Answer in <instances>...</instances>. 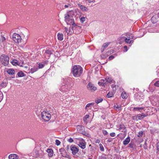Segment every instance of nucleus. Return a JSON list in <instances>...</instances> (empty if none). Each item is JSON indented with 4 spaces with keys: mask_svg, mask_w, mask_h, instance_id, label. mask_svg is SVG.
<instances>
[{
    "mask_svg": "<svg viewBox=\"0 0 159 159\" xmlns=\"http://www.w3.org/2000/svg\"><path fill=\"white\" fill-rule=\"evenodd\" d=\"M71 72L75 77H79L83 73V68L80 66L75 65L72 67Z\"/></svg>",
    "mask_w": 159,
    "mask_h": 159,
    "instance_id": "f257e3e1",
    "label": "nucleus"
},
{
    "mask_svg": "<svg viewBox=\"0 0 159 159\" xmlns=\"http://www.w3.org/2000/svg\"><path fill=\"white\" fill-rule=\"evenodd\" d=\"M74 142L82 149H84L86 147V143L85 140L82 138H74Z\"/></svg>",
    "mask_w": 159,
    "mask_h": 159,
    "instance_id": "f03ea898",
    "label": "nucleus"
},
{
    "mask_svg": "<svg viewBox=\"0 0 159 159\" xmlns=\"http://www.w3.org/2000/svg\"><path fill=\"white\" fill-rule=\"evenodd\" d=\"M9 58L7 55L2 54L0 56V61L4 66H7L9 62Z\"/></svg>",
    "mask_w": 159,
    "mask_h": 159,
    "instance_id": "7ed1b4c3",
    "label": "nucleus"
},
{
    "mask_svg": "<svg viewBox=\"0 0 159 159\" xmlns=\"http://www.w3.org/2000/svg\"><path fill=\"white\" fill-rule=\"evenodd\" d=\"M41 116L42 119L45 121H48L51 118V115L49 112L43 111L41 113Z\"/></svg>",
    "mask_w": 159,
    "mask_h": 159,
    "instance_id": "20e7f679",
    "label": "nucleus"
},
{
    "mask_svg": "<svg viewBox=\"0 0 159 159\" xmlns=\"http://www.w3.org/2000/svg\"><path fill=\"white\" fill-rule=\"evenodd\" d=\"M12 39L16 43H19L21 42V38L20 35L16 33H14L12 36Z\"/></svg>",
    "mask_w": 159,
    "mask_h": 159,
    "instance_id": "39448f33",
    "label": "nucleus"
},
{
    "mask_svg": "<svg viewBox=\"0 0 159 159\" xmlns=\"http://www.w3.org/2000/svg\"><path fill=\"white\" fill-rule=\"evenodd\" d=\"M72 86L71 85H66L64 84L61 87L60 90L62 92H66L70 90Z\"/></svg>",
    "mask_w": 159,
    "mask_h": 159,
    "instance_id": "423d86ee",
    "label": "nucleus"
},
{
    "mask_svg": "<svg viewBox=\"0 0 159 159\" xmlns=\"http://www.w3.org/2000/svg\"><path fill=\"white\" fill-rule=\"evenodd\" d=\"M74 79L69 77H67L65 79H62V82L63 84H65L67 85H71V82Z\"/></svg>",
    "mask_w": 159,
    "mask_h": 159,
    "instance_id": "0eeeda50",
    "label": "nucleus"
},
{
    "mask_svg": "<svg viewBox=\"0 0 159 159\" xmlns=\"http://www.w3.org/2000/svg\"><path fill=\"white\" fill-rule=\"evenodd\" d=\"M70 148L71 150L72 151V153L74 155H75L79 151V149L78 148L76 147L75 145H71Z\"/></svg>",
    "mask_w": 159,
    "mask_h": 159,
    "instance_id": "6e6552de",
    "label": "nucleus"
},
{
    "mask_svg": "<svg viewBox=\"0 0 159 159\" xmlns=\"http://www.w3.org/2000/svg\"><path fill=\"white\" fill-rule=\"evenodd\" d=\"M88 89L91 91H94L97 89V88L93 84L90 83H89L87 85Z\"/></svg>",
    "mask_w": 159,
    "mask_h": 159,
    "instance_id": "1a4fd4ad",
    "label": "nucleus"
},
{
    "mask_svg": "<svg viewBox=\"0 0 159 159\" xmlns=\"http://www.w3.org/2000/svg\"><path fill=\"white\" fill-rule=\"evenodd\" d=\"M77 5L81 10L83 11H88L89 10L88 8L78 3Z\"/></svg>",
    "mask_w": 159,
    "mask_h": 159,
    "instance_id": "9d476101",
    "label": "nucleus"
},
{
    "mask_svg": "<svg viewBox=\"0 0 159 159\" xmlns=\"http://www.w3.org/2000/svg\"><path fill=\"white\" fill-rule=\"evenodd\" d=\"M8 158L9 159H18V157L16 154H13L9 155Z\"/></svg>",
    "mask_w": 159,
    "mask_h": 159,
    "instance_id": "9b49d317",
    "label": "nucleus"
},
{
    "mask_svg": "<svg viewBox=\"0 0 159 159\" xmlns=\"http://www.w3.org/2000/svg\"><path fill=\"white\" fill-rule=\"evenodd\" d=\"M138 120H141L143 119L147 116L145 115L144 113H142L141 114H139L137 115Z\"/></svg>",
    "mask_w": 159,
    "mask_h": 159,
    "instance_id": "f8f14e48",
    "label": "nucleus"
},
{
    "mask_svg": "<svg viewBox=\"0 0 159 159\" xmlns=\"http://www.w3.org/2000/svg\"><path fill=\"white\" fill-rule=\"evenodd\" d=\"M130 141V137H128L126 138L123 142V144L124 145H125L128 144Z\"/></svg>",
    "mask_w": 159,
    "mask_h": 159,
    "instance_id": "ddd939ff",
    "label": "nucleus"
},
{
    "mask_svg": "<svg viewBox=\"0 0 159 159\" xmlns=\"http://www.w3.org/2000/svg\"><path fill=\"white\" fill-rule=\"evenodd\" d=\"M144 108L142 107H134L133 108V111H139L140 112H142V111L143 110Z\"/></svg>",
    "mask_w": 159,
    "mask_h": 159,
    "instance_id": "4468645a",
    "label": "nucleus"
},
{
    "mask_svg": "<svg viewBox=\"0 0 159 159\" xmlns=\"http://www.w3.org/2000/svg\"><path fill=\"white\" fill-rule=\"evenodd\" d=\"M49 156L51 157L53 156V151L51 149L48 148L47 150Z\"/></svg>",
    "mask_w": 159,
    "mask_h": 159,
    "instance_id": "2eb2a0df",
    "label": "nucleus"
},
{
    "mask_svg": "<svg viewBox=\"0 0 159 159\" xmlns=\"http://www.w3.org/2000/svg\"><path fill=\"white\" fill-rule=\"evenodd\" d=\"M76 128L79 132L81 133L82 130L84 129V127L81 125H78L76 126Z\"/></svg>",
    "mask_w": 159,
    "mask_h": 159,
    "instance_id": "dca6fc26",
    "label": "nucleus"
},
{
    "mask_svg": "<svg viewBox=\"0 0 159 159\" xmlns=\"http://www.w3.org/2000/svg\"><path fill=\"white\" fill-rule=\"evenodd\" d=\"M70 16L69 15V14H67L66 15H65V21L67 23H68L69 22V21L70 19Z\"/></svg>",
    "mask_w": 159,
    "mask_h": 159,
    "instance_id": "f3484780",
    "label": "nucleus"
},
{
    "mask_svg": "<svg viewBox=\"0 0 159 159\" xmlns=\"http://www.w3.org/2000/svg\"><path fill=\"white\" fill-rule=\"evenodd\" d=\"M57 36L58 39L59 40L62 41L63 40V35L62 34H61L59 33H58L57 34Z\"/></svg>",
    "mask_w": 159,
    "mask_h": 159,
    "instance_id": "a211bd4d",
    "label": "nucleus"
},
{
    "mask_svg": "<svg viewBox=\"0 0 159 159\" xmlns=\"http://www.w3.org/2000/svg\"><path fill=\"white\" fill-rule=\"evenodd\" d=\"M68 24H71L73 26L76 25L75 23L74 19L73 18H70Z\"/></svg>",
    "mask_w": 159,
    "mask_h": 159,
    "instance_id": "6ab92c4d",
    "label": "nucleus"
},
{
    "mask_svg": "<svg viewBox=\"0 0 159 159\" xmlns=\"http://www.w3.org/2000/svg\"><path fill=\"white\" fill-rule=\"evenodd\" d=\"M7 72L9 74L12 75L14 74L15 70L13 69H11L8 70Z\"/></svg>",
    "mask_w": 159,
    "mask_h": 159,
    "instance_id": "aec40b11",
    "label": "nucleus"
},
{
    "mask_svg": "<svg viewBox=\"0 0 159 159\" xmlns=\"http://www.w3.org/2000/svg\"><path fill=\"white\" fill-rule=\"evenodd\" d=\"M115 93L114 92H109L108 93L107 95V97L108 98H110L112 97L114 94Z\"/></svg>",
    "mask_w": 159,
    "mask_h": 159,
    "instance_id": "412c9836",
    "label": "nucleus"
},
{
    "mask_svg": "<svg viewBox=\"0 0 159 159\" xmlns=\"http://www.w3.org/2000/svg\"><path fill=\"white\" fill-rule=\"evenodd\" d=\"M154 101L156 102V105L157 107H159V97H157L156 98H154Z\"/></svg>",
    "mask_w": 159,
    "mask_h": 159,
    "instance_id": "4be33fe9",
    "label": "nucleus"
},
{
    "mask_svg": "<svg viewBox=\"0 0 159 159\" xmlns=\"http://www.w3.org/2000/svg\"><path fill=\"white\" fill-rule=\"evenodd\" d=\"M125 41L126 43L129 44H131L133 41V40H130L129 39L127 38H125Z\"/></svg>",
    "mask_w": 159,
    "mask_h": 159,
    "instance_id": "5701e85b",
    "label": "nucleus"
},
{
    "mask_svg": "<svg viewBox=\"0 0 159 159\" xmlns=\"http://www.w3.org/2000/svg\"><path fill=\"white\" fill-rule=\"evenodd\" d=\"M12 64L14 66L19 65L18 61L16 59L13 60L11 62Z\"/></svg>",
    "mask_w": 159,
    "mask_h": 159,
    "instance_id": "b1692460",
    "label": "nucleus"
},
{
    "mask_svg": "<svg viewBox=\"0 0 159 159\" xmlns=\"http://www.w3.org/2000/svg\"><path fill=\"white\" fill-rule=\"evenodd\" d=\"M38 70V68L37 67H33L32 68H31L30 69V72L32 73L33 74L35 72H36Z\"/></svg>",
    "mask_w": 159,
    "mask_h": 159,
    "instance_id": "393cba45",
    "label": "nucleus"
},
{
    "mask_svg": "<svg viewBox=\"0 0 159 159\" xmlns=\"http://www.w3.org/2000/svg\"><path fill=\"white\" fill-rule=\"evenodd\" d=\"M121 97L123 99H126L127 98V95L125 92H123L121 94Z\"/></svg>",
    "mask_w": 159,
    "mask_h": 159,
    "instance_id": "a878e982",
    "label": "nucleus"
},
{
    "mask_svg": "<svg viewBox=\"0 0 159 159\" xmlns=\"http://www.w3.org/2000/svg\"><path fill=\"white\" fill-rule=\"evenodd\" d=\"M17 75L19 77H22L25 76V74L21 71L18 72Z\"/></svg>",
    "mask_w": 159,
    "mask_h": 159,
    "instance_id": "bb28decb",
    "label": "nucleus"
},
{
    "mask_svg": "<svg viewBox=\"0 0 159 159\" xmlns=\"http://www.w3.org/2000/svg\"><path fill=\"white\" fill-rule=\"evenodd\" d=\"M111 87L112 88L113 92H114L115 93L117 89V86L115 85L112 84L111 85Z\"/></svg>",
    "mask_w": 159,
    "mask_h": 159,
    "instance_id": "cd10ccee",
    "label": "nucleus"
},
{
    "mask_svg": "<svg viewBox=\"0 0 159 159\" xmlns=\"http://www.w3.org/2000/svg\"><path fill=\"white\" fill-rule=\"evenodd\" d=\"M59 151L61 155L64 157V156L62 155V154L65 152V149L63 148H61L59 149Z\"/></svg>",
    "mask_w": 159,
    "mask_h": 159,
    "instance_id": "c85d7f7f",
    "label": "nucleus"
},
{
    "mask_svg": "<svg viewBox=\"0 0 159 159\" xmlns=\"http://www.w3.org/2000/svg\"><path fill=\"white\" fill-rule=\"evenodd\" d=\"M102 98H98L97 99H96L95 102L97 103L98 104L100 102H102Z\"/></svg>",
    "mask_w": 159,
    "mask_h": 159,
    "instance_id": "c756f323",
    "label": "nucleus"
},
{
    "mask_svg": "<svg viewBox=\"0 0 159 159\" xmlns=\"http://www.w3.org/2000/svg\"><path fill=\"white\" fill-rule=\"evenodd\" d=\"M99 146L100 150L102 152H104V148L102 145V144L100 143L99 144Z\"/></svg>",
    "mask_w": 159,
    "mask_h": 159,
    "instance_id": "7c9ffc66",
    "label": "nucleus"
},
{
    "mask_svg": "<svg viewBox=\"0 0 159 159\" xmlns=\"http://www.w3.org/2000/svg\"><path fill=\"white\" fill-rule=\"evenodd\" d=\"M89 117V115H86L84 116L83 118V120L85 122H86L87 119Z\"/></svg>",
    "mask_w": 159,
    "mask_h": 159,
    "instance_id": "2f4dec72",
    "label": "nucleus"
},
{
    "mask_svg": "<svg viewBox=\"0 0 159 159\" xmlns=\"http://www.w3.org/2000/svg\"><path fill=\"white\" fill-rule=\"evenodd\" d=\"M45 53H46L47 54L50 55L52 53V52L51 50L49 49H47L45 51Z\"/></svg>",
    "mask_w": 159,
    "mask_h": 159,
    "instance_id": "473e14b6",
    "label": "nucleus"
},
{
    "mask_svg": "<svg viewBox=\"0 0 159 159\" xmlns=\"http://www.w3.org/2000/svg\"><path fill=\"white\" fill-rule=\"evenodd\" d=\"M91 106L90 105V104L88 103L85 107V109H87V110L89 109H91Z\"/></svg>",
    "mask_w": 159,
    "mask_h": 159,
    "instance_id": "72a5a7b5",
    "label": "nucleus"
},
{
    "mask_svg": "<svg viewBox=\"0 0 159 159\" xmlns=\"http://www.w3.org/2000/svg\"><path fill=\"white\" fill-rule=\"evenodd\" d=\"M126 36L127 37V38L130 39H133L134 37V36L131 34H126Z\"/></svg>",
    "mask_w": 159,
    "mask_h": 159,
    "instance_id": "f704fd0d",
    "label": "nucleus"
},
{
    "mask_svg": "<svg viewBox=\"0 0 159 159\" xmlns=\"http://www.w3.org/2000/svg\"><path fill=\"white\" fill-rule=\"evenodd\" d=\"M71 29H72V28L70 27L69 30L67 27H66L65 28V31L67 33V34H69Z\"/></svg>",
    "mask_w": 159,
    "mask_h": 159,
    "instance_id": "c9c22d12",
    "label": "nucleus"
},
{
    "mask_svg": "<svg viewBox=\"0 0 159 159\" xmlns=\"http://www.w3.org/2000/svg\"><path fill=\"white\" fill-rule=\"evenodd\" d=\"M117 55L116 54H114L112 55H111L109 57V59L110 60H111L113 58H114Z\"/></svg>",
    "mask_w": 159,
    "mask_h": 159,
    "instance_id": "e433bc0d",
    "label": "nucleus"
},
{
    "mask_svg": "<svg viewBox=\"0 0 159 159\" xmlns=\"http://www.w3.org/2000/svg\"><path fill=\"white\" fill-rule=\"evenodd\" d=\"M107 80V83H110L112 81V80L111 78L108 77L106 78Z\"/></svg>",
    "mask_w": 159,
    "mask_h": 159,
    "instance_id": "4c0bfd02",
    "label": "nucleus"
},
{
    "mask_svg": "<svg viewBox=\"0 0 159 159\" xmlns=\"http://www.w3.org/2000/svg\"><path fill=\"white\" fill-rule=\"evenodd\" d=\"M110 43H104L102 46V48H107L108 45L110 44Z\"/></svg>",
    "mask_w": 159,
    "mask_h": 159,
    "instance_id": "58836bf2",
    "label": "nucleus"
},
{
    "mask_svg": "<svg viewBox=\"0 0 159 159\" xmlns=\"http://www.w3.org/2000/svg\"><path fill=\"white\" fill-rule=\"evenodd\" d=\"M64 7L65 8H68L69 7H71V3L70 2H69V3H68L67 4L65 5Z\"/></svg>",
    "mask_w": 159,
    "mask_h": 159,
    "instance_id": "ea45409f",
    "label": "nucleus"
},
{
    "mask_svg": "<svg viewBox=\"0 0 159 159\" xmlns=\"http://www.w3.org/2000/svg\"><path fill=\"white\" fill-rule=\"evenodd\" d=\"M7 84L6 82H3L0 85L2 87H5L7 85Z\"/></svg>",
    "mask_w": 159,
    "mask_h": 159,
    "instance_id": "a19ab883",
    "label": "nucleus"
},
{
    "mask_svg": "<svg viewBox=\"0 0 159 159\" xmlns=\"http://www.w3.org/2000/svg\"><path fill=\"white\" fill-rule=\"evenodd\" d=\"M98 159H107V157L105 155L100 156Z\"/></svg>",
    "mask_w": 159,
    "mask_h": 159,
    "instance_id": "79ce46f5",
    "label": "nucleus"
},
{
    "mask_svg": "<svg viewBox=\"0 0 159 159\" xmlns=\"http://www.w3.org/2000/svg\"><path fill=\"white\" fill-rule=\"evenodd\" d=\"M55 144L57 146H59L60 145L61 142L58 140L56 139L55 141Z\"/></svg>",
    "mask_w": 159,
    "mask_h": 159,
    "instance_id": "37998d69",
    "label": "nucleus"
},
{
    "mask_svg": "<svg viewBox=\"0 0 159 159\" xmlns=\"http://www.w3.org/2000/svg\"><path fill=\"white\" fill-rule=\"evenodd\" d=\"M147 141H145L144 144L143 145V148L145 149H147L148 148L147 143Z\"/></svg>",
    "mask_w": 159,
    "mask_h": 159,
    "instance_id": "c03bdc74",
    "label": "nucleus"
},
{
    "mask_svg": "<svg viewBox=\"0 0 159 159\" xmlns=\"http://www.w3.org/2000/svg\"><path fill=\"white\" fill-rule=\"evenodd\" d=\"M85 20V18L84 17H82L80 19V21L81 23H83Z\"/></svg>",
    "mask_w": 159,
    "mask_h": 159,
    "instance_id": "a18cd8bd",
    "label": "nucleus"
},
{
    "mask_svg": "<svg viewBox=\"0 0 159 159\" xmlns=\"http://www.w3.org/2000/svg\"><path fill=\"white\" fill-rule=\"evenodd\" d=\"M44 65L41 63H39L38 64V67L39 69H41L43 67Z\"/></svg>",
    "mask_w": 159,
    "mask_h": 159,
    "instance_id": "49530a36",
    "label": "nucleus"
},
{
    "mask_svg": "<svg viewBox=\"0 0 159 159\" xmlns=\"http://www.w3.org/2000/svg\"><path fill=\"white\" fill-rule=\"evenodd\" d=\"M135 98L137 100H138V99L140 100V99L139 98L140 96L139 94H138V93H136L135 94Z\"/></svg>",
    "mask_w": 159,
    "mask_h": 159,
    "instance_id": "de8ad7c7",
    "label": "nucleus"
},
{
    "mask_svg": "<svg viewBox=\"0 0 159 159\" xmlns=\"http://www.w3.org/2000/svg\"><path fill=\"white\" fill-rule=\"evenodd\" d=\"M3 98V94L1 92H0V102Z\"/></svg>",
    "mask_w": 159,
    "mask_h": 159,
    "instance_id": "09e8293b",
    "label": "nucleus"
},
{
    "mask_svg": "<svg viewBox=\"0 0 159 159\" xmlns=\"http://www.w3.org/2000/svg\"><path fill=\"white\" fill-rule=\"evenodd\" d=\"M143 134V132L142 131H141L139 132L138 136L139 137H141L142 136Z\"/></svg>",
    "mask_w": 159,
    "mask_h": 159,
    "instance_id": "8fccbe9b",
    "label": "nucleus"
},
{
    "mask_svg": "<svg viewBox=\"0 0 159 159\" xmlns=\"http://www.w3.org/2000/svg\"><path fill=\"white\" fill-rule=\"evenodd\" d=\"M125 128V126L124 125H120L119 126V130H121V129H124Z\"/></svg>",
    "mask_w": 159,
    "mask_h": 159,
    "instance_id": "3c124183",
    "label": "nucleus"
},
{
    "mask_svg": "<svg viewBox=\"0 0 159 159\" xmlns=\"http://www.w3.org/2000/svg\"><path fill=\"white\" fill-rule=\"evenodd\" d=\"M154 85L157 87H159V81H157L154 84Z\"/></svg>",
    "mask_w": 159,
    "mask_h": 159,
    "instance_id": "603ef678",
    "label": "nucleus"
},
{
    "mask_svg": "<svg viewBox=\"0 0 159 159\" xmlns=\"http://www.w3.org/2000/svg\"><path fill=\"white\" fill-rule=\"evenodd\" d=\"M102 132L103 134L104 135H107L108 134V132L107 131L104 129H103L102 130Z\"/></svg>",
    "mask_w": 159,
    "mask_h": 159,
    "instance_id": "864d4df0",
    "label": "nucleus"
},
{
    "mask_svg": "<svg viewBox=\"0 0 159 159\" xmlns=\"http://www.w3.org/2000/svg\"><path fill=\"white\" fill-rule=\"evenodd\" d=\"M100 81L102 82L104 84L107 83V80H106V78L105 79H102L100 80Z\"/></svg>",
    "mask_w": 159,
    "mask_h": 159,
    "instance_id": "5fc2aeb1",
    "label": "nucleus"
},
{
    "mask_svg": "<svg viewBox=\"0 0 159 159\" xmlns=\"http://www.w3.org/2000/svg\"><path fill=\"white\" fill-rule=\"evenodd\" d=\"M67 141L70 143H72L74 141V140L73 139L71 138H70L68 139Z\"/></svg>",
    "mask_w": 159,
    "mask_h": 159,
    "instance_id": "6e6d98bb",
    "label": "nucleus"
},
{
    "mask_svg": "<svg viewBox=\"0 0 159 159\" xmlns=\"http://www.w3.org/2000/svg\"><path fill=\"white\" fill-rule=\"evenodd\" d=\"M107 57V56L106 55H105L104 54L102 55L101 56V57L103 59H105Z\"/></svg>",
    "mask_w": 159,
    "mask_h": 159,
    "instance_id": "4d7b16f0",
    "label": "nucleus"
},
{
    "mask_svg": "<svg viewBox=\"0 0 159 159\" xmlns=\"http://www.w3.org/2000/svg\"><path fill=\"white\" fill-rule=\"evenodd\" d=\"M132 119L133 120H138V117H137V115L136 116H133L132 117Z\"/></svg>",
    "mask_w": 159,
    "mask_h": 159,
    "instance_id": "13d9d810",
    "label": "nucleus"
},
{
    "mask_svg": "<svg viewBox=\"0 0 159 159\" xmlns=\"http://www.w3.org/2000/svg\"><path fill=\"white\" fill-rule=\"evenodd\" d=\"M110 135L112 137H114L115 136V133L114 132H112L110 134Z\"/></svg>",
    "mask_w": 159,
    "mask_h": 159,
    "instance_id": "bf43d9fd",
    "label": "nucleus"
},
{
    "mask_svg": "<svg viewBox=\"0 0 159 159\" xmlns=\"http://www.w3.org/2000/svg\"><path fill=\"white\" fill-rule=\"evenodd\" d=\"M98 84L99 85H101L102 86H104V84L102 83L101 81L98 83Z\"/></svg>",
    "mask_w": 159,
    "mask_h": 159,
    "instance_id": "052dcab7",
    "label": "nucleus"
},
{
    "mask_svg": "<svg viewBox=\"0 0 159 159\" xmlns=\"http://www.w3.org/2000/svg\"><path fill=\"white\" fill-rule=\"evenodd\" d=\"M157 150L159 151V141L157 144Z\"/></svg>",
    "mask_w": 159,
    "mask_h": 159,
    "instance_id": "680f3d73",
    "label": "nucleus"
},
{
    "mask_svg": "<svg viewBox=\"0 0 159 159\" xmlns=\"http://www.w3.org/2000/svg\"><path fill=\"white\" fill-rule=\"evenodd\" d=\"M2 42L6 40V38L5 37L2 36L1 40Z\"/></svg>",
    "mask_w": 159,
    "mask_h": 159,
    "instance_id": "e2e57ef3",
    "label": "nucleus"
},
{
    "mask_svg": "<svg viewBox=\"0 0 159 159\" xmlns=\"http://www.w3.org/2000/svg\"><path fill=\"white\" fill-rule=\"evenodd\" d=\"M87 1H88V2L91 3L93 2H94L95 0H86Z\"/></svg>",
    "mask_w": 159,
    "mask_h": 159,
    "instance_id": "0e129e2a",
    "label": "nucleus"
},
{
    "mask_svg": "<svg viewBox=\"0 0 159 159\" xmlns=\"http://www.w3.org/2000/svg\"><path fill=\"white\" fill-rule=\"evenodd\" d=\"M106 55H107V56H109V55H111L110 54V52L109 51H107L106 53Z\"/></svg>",
    "mask_w": 159,
    "mask_h": 159,
    "instance_id": "69168bd1",
    "label": "nucleus"
},
{
    "mask_svg": "<svg viewBox=\"0 0 159 159\" xmlns=\"http://www.w3.org/2000/svg\"><path fill=\"white\" fill-rule=\"evenodd\" d=\"M100 142V141L99 139H97L96 140L95 143H99Z\"/></svg>",
    "mask_w": 159,
    "mask_h": 159,
    "instance_id": "338daca9",
    "label": "nucleus"
},
{
    "mask_svg": "<svg viewBox=\"0 0 159 159\" xmlns=\"http://www.w3.org/2000/svg\"><path fill=\"white\" fill-rule=\"evenodd\" d=\"M124 48L125 49V52H126L128 50L127 47L126 46H124Z\"/></svg>",
    "mask_w": 159,
    "mask_h": 159,
    "instance_id": "774afa93",
    "label": "nucleus"
}]
</instances>
